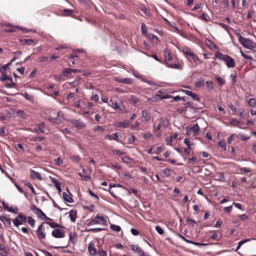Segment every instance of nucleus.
<instances>
[{
	"label": "nucleus",
	"instance_id": "obj_1",
	"mask_svg": "<svg viewBox=\"0 0 256 256\" xmlns=\"http://www.w3.org/2000/svg\"><path fill=\"white\" fill-rule=\"evenodd\" d=\"M215 56L220 60L224 62L228 68H234L236 66L234 60L228 55L217 52Z\"/></svg>",
	"mask_w": 256,
	"mask_h": 256
},
{
	"label": "nucleus",
	"instance_id": "obj_2",
	"mask_svg": "<svg viewBox=\"0 0 256 256\" xmlns=\"http://www.w3.org/2000/svg\"><path fill=\"white\" fill-rule=\"evenodd\" d=\"M237 36L238 42L244 47L250 50L256 48V43L255 42L242 36L240 34H238Z\"/></svg>",
	"mask_w": 256,
	"mask_h": 256
},
{
	"label": "nucleus",
	"instance_id": "obj_3",
	"mask_svg": "<svg viewBox=\"0 0 256 256\" xmlns=\"http://www.w3.org/2000/svg\"><path fill=\"white\" fill-rule=\"evenodd\" d=\"M48 229V226H45V222H42L38 227L36 231L38 238L40 240L44 239L46 237L45 229Z\"/></svg>",
	"mask_w": 256,
	"mask_h": 256
},
{
	"label": "nucleus",
	"instance_id": "obj_4",
	"mask_svg": "<svg viewBox=\"0 0 256 256\" xmlns=\"http://www.w3.org/2000/svg\"><path fill=\"white\" fill-rule=\"evenodd\" d=\"M92 172V170L91 168H88L87 170H86L84 168H82V174L81 172H79L78 174L79 176L82 178V180H90L91 176H90V174Z\"/></svg>",
	"mask_w": 256,
	"mask_h": 256
},
{
	"label": "nucleus",
	"instance_id": "obj_5",
	"mask_svg": "<svg viewBox=\"0 0 256 256\" xmlns=\"http://www.w3.org/2000/svg\"><path fill=\"white\" fill-rule=\"evenodd\" d=\"M26 221V218L22 214H20L13 220L14 225L18 227Z\"/></svg>",
	"mask_w": 256,
	"mask_h": 256
},
{
	"label": "nucleus",
	"instance_id": "obj_6",
	"mask_svg": "<svg viewBox=\"0 0 256 256\" xmlns=\"http://www.w3.org/2000/svg\"><path fill=\"white\" fill-rule=\"evenodd\" d=\"M182 52L184 54L190 56L196 64L200 61L198 58L188 48H184Z\"/></svg>",
	"mask_w": 256,
	"mask_h": 256
},
{
	"label": "nucleus",
	"instance_id": "obj_7",
	"mask_svg": "<svg viewBox=\"0 0 256 256\" xmlns=\"http://www.w3.org/2000/svg\"><path fill=\"white\" fill-rule=\"evenodd\" d=\"M168 124V120L166 118H162L161 119L160 122L158 124L156 128L154 127V131L156 132L157 130H160L162 127L166 128Z\"/></svg>",
	"mask_w": 256,
	"mask_h": 256
},
{
	"label": "nucleus",
	"instance_id": "obj_8",
	"mask_svg": "<svg viewBox=\"0 0 256 256\" xmlns=\"http://www.w3.org/2000/svg\"><path fill=\"white\" fill-rule=\"evenodd\" d=\"M52 236L56 238H60L65 236L64 232L60 229L55 228L52 232Z\"/></svg>",
	"mask_w": 256,
	"mask_h": 256
},
{
	"label": "nucleus",
	"instance_id": "obj_9",
	"mask_svg": "<svg viewBox=\"0 0 256 256\" xmlns=\"http://www.w3.org/2000/svg\"><path fill=\"white\" fill-rule=\"evenodd\" d=\"M30 210L37 215V216L42 218L44 216V214L43 212L39 208H37L34 204H32L30 206Z\"/></svg>",
	"mask_w": 256,
	"mask_h": 256
},
{
	"label": "nucleus",
	"instance_id": "obj_10",
	"mask_svg": "<svg viewBox=\"0 0 256 256\" xmlns=\"http://www.w3.org/2000/svg\"><path fill=\"white\" fill-rule=\"evenodd\" d=\"M130 248L134 252L138 253V256H146L145 252L142 249V248L138 246L132 244L130 245Z\"/></svg>",
	"mask_w": 256,
	"mask_h": 256
},
{
	"label": "nucleus",
	"instance_id": "obj_11",
	"mask_svg": "<svg viewBox=\"0 0 256 256\" xmlns=\"http://www.w3.org/2000/svg\"><path fill=\"white\" fill-rule=\"evenodd\" d=\"M88 250L91 256H96L97 254V250L94 243L91 242L89 243L88 246Z\"/></svg>",
	"mask_w": 256,
	"mask_h": 256
},
{
	"label": "nucleus",
	"instance_id": "obj_12",
	"mask_svg": "<svg viewBox=\"0 0 256 256\" xmlns=\"http://www.w3.org/2000/svg\"><path fill=\"white\" fill-rule=\"evenodd\" d=\"M70 122L78 129L82 128L86 126V124L84 122L78 120H70Z\"/></svg>",
	"mask_w": 256,
	"mask_h": 256
},
{
	"label": "nucleus",
	"instance_id": "obj_13",
	"mask_svg": "<svg viewBox=\"0 0 256 256\" xmlns=\"http://www.w3.org/2000/svg\"><path fill=\"white\" fill-rule=\"evenodd\" d=\"M156 94V96H158L160 100L172 97V96L165 94L164 91L163 90L158 91Z\"/></svg>",
	"mask_w": 256,
	"mask_h": 256
},
{
	"label": "nucleus",
	"instance_id": "obj_14",
	"mask_svg": "<svg viewBox=\"0 0 256 256\" xmlns=\"http://www.w3.org/2000/svg\"><path fill=\"white\" fill-rule=\"evenodd\" d=\"M199 129L200 128L198 124H195L190 128L189 130L187 131L186 134H193L194 136H195L198 134Z\"/></svg>",
	"mask_w": 256,
	"mask_h": 256
},
{
	"label": "nucleus",
	"instance_id": "obj_15",
	"mask_svg": "<svg viewBox=\"0 0 256 256\" xmlns=\"http://www.w3.org/2000/svg\"><path fill=\"white\" fill-rule=\"evenodd\" d=\"M30 176L32 179H37L40 180H42L40 173L32 170H30Z\"/></svg>",
	"mask_w": 256,
	"mask_h": 256
},
{
	"label": "nucleus",
	"instance_id": "obj_16",
	"mask_svg": "<svg viewBox=\"0 0 256 256\" xmlns=\"http://www.w3.org/2000/svg\"><path fill=\"white\" fill-rule=\"evenodd\" d=\"M20 42L24 44L34 46L36 44L34 40L32 39H24L20 40Z\"/></svg>",
	"mask_w": 256,
	"mask_h": 256
},
{
	"label": "nucleus",
	"instance_id": "obj_17",
	"mask_svg": "<svg viewBox=\"0 0 256 256\" xmlns=\"http://www.w3.org/2000/svg\"><path fill=\"white\" fill-rule=\"evenodd\" d=\"M95 218L97 219L99 221V222H102V224H104V225L107 224V222H108V218L104 217L103 216H100L99 214H97L95 216Z\"/></svg>",
	"mask_w": 256,
	"mask_h": 256
},
{
	"label": "nucleus",
	"instance_id": "obj_18",
	"mask_svg": "<svg viewBox=\"0 0 256 256\" xmlns=\"http://www.w3.org/2000/svg\"><path fill=\"white\" fill-rule=\"evenodd\" d=\"M166 65L168 67L172 68H176V69H178V70H182V66L178 64H171L168 62H166Z\"/></svg>",
	"mask_w": 256,
	"mask_h": 256
},
{
	"label": "nucleus",
	"instance_id": "obj_19",
	"mask_svg": "<svg viewBox=\"0 0 256 256\" xmlns=\"http://www.w3.org/2000/svg\"><path fill=\"white\" fill-rule=\"evenodd\" d=\"M16 29V26H14L10 25V24H8L6 26L4 31L6 32H14Z\"/></svg>",
	"mask_w": 256,
	"mask_h": 256
},
{
	"label": "nucleus",
	"instance_id": "obj_20",
	"mask_svg": "<svg viewBox=\"0 0 256 256\" xmlns=\"http://www.w3.org/2000/svg\"><path fill=\"white\" fill-rule=\"evenodd\" d=\"M69 216L72 222H75L76 218V211L71 210L69 212Z\"/></svg>",
	"mask_w": 256,
	"mask_h": 256
},
{
	"label": "nucleus",
	"instance_id": "obj_21",
	"mask_svg": "<svg viewBox=\"0 0 256 256\" xmlns=\"http://www.w3.org/2000/svg\"><path fill=\"white\" fill-rule=\"evenodd\" d=\"M116 81L119 82H121V83H123V84H130L132 82V80L130 78H118V79L116 80Z\"/></svg>",
	"mask_w": 256,
	"mask_h": 256
},
{
	"label": "nucleus",
	"instance_id": "obj_22",
	"mask_svg": "<svg viewBox=\"0 0 256 256\" xmlns=\"http://www.w3.org/2000/svg\"><path fill=\"white\" fill-rule=\"evenodd\" d=\"M47 224L50 226L52 228H64V226H60L58 224L55 222H45V224Z\"/></svg>",
	"mask_w": 256,
	"mask_h": 256
},
{
	"label": "nucleus",
	"instance_id": "obj_23",
	"mask_svg": "<svg viewBox=\"0 0 256 256\" xmlns=\"http://www.w3.org/2000/svg\"><path fill=\"white\" fill-rule=\"evenodd\" d=\"M0 220L6 225L10 226L11 224L10 219L6 217L5 216H0Z\"/></svg>",
	"mask_w": 256,
	"mask_h": 256
},
{
	"label": "nucleus",
	"instance_id": "obj_24",
	"mask_svg": "<svg viewBox=\"0 0 256 256\" xmlns=\"http://www.w3.org/2000/svg\"><path fill=\"white\" fill-rule=\"evenodd\" d=\"M62 198L66 202L72 203L73 202L72 198L69 196L66 192H63Z\"/></svg>",
	"mask_w": 256,
	"mask_h": 256
},
{
	"label": "nucleus",
	"instance_id": "obj_25",
	"mask_svg": "<svg viewBox=\"0 0 256 256\" xmlns=\"http://www.w3.org/2000/svg\"><path fill=\"white\" fill-rule=\"evenodd\" d=\"M108 105L114 110H120L118 104L116 102L110 100L108 102Z\"/></svg>",
	"mask_w": 256,
	"mask_h": 256
},
{
	"label": "nucleus",
	"instance_id": "obj_26",
	"mask_svg": "<svg viewBox=\"0 0 256 256\" xmlns=\"http://www.w3.org/2000/svg\"><path fill=\"white\" fill-rule=\"evenodd\" d=\"M142 117L145 118L146 122H148L150 120V114L147 111L142 110Z\"/></svg>",
	"mask_w": 256,
	"mask_h": 256
},
{
	"label": "nucleus",
	"instance_id": "obj_27",
	"mask_svg": "<svg viewBox=\"0 0 256 256\" xmlns=\"http://www.w3.org/2000/svg\"><path fill=\"white\" fill-rule=\"evenodd\" d=\"M218 148H220L221 151H225L226 150V144L224 141H220L218 142Z\"/></svg>",
	"mask_w": 256,
	"mask_h": 256
},
{
	"label": "nucleus",
	"instance_id": "obj_28",
	"mask_svg": "<svg viewBox=\"0 0 256 256\" xmlns=\"http://www.w3.org/2000/svg\"><path fill=\"white\" fill-rule=\"evenodd\" d=\"M206 44L209 46L210 49L214 50V48H216V45L211 40L207 39L206 40Z\"/></svg>",
	"mask_w": 256,
	"mask_h": 256
},
{
	"label": "nucleus",
	"instance_id": "obj_29",
	"mask_svg": "<svg viewBox=\"0 0 256 256\" xmlns=\"http://www.w3.org/2000/svg\"><path fill=\"white\" fill-rule=\"evenodd\" d=\"M129 100L132 103L135 104H136L140 101L139 99L136 96L134 95H130L129 98Z\"/></svg>",
	"mask_w": 256,
	"mask_h": 256
},
{
	"label": "nucleus",
	"instance_id": "obj_30",
	"mask_svg": "<svg viewBox=\"0 0 256 256\" xmlns=\"http://www.w3.org/2000/svg\"><path fill=\"white\" fill-rule=\"evenodd\" d=\"M0 250L5 254H8L9 252L10 249L6 247L4 244H0Z\"/></svg>",
	"mask_w": 256,
	"mask_h": 256
},
{
	"label": "nucleus",
	"instance_id": "obj_31",
	"mask_svg": "<svg viewBox=\"0 0 256 256\" xmlns=\"http://www.w3.org/2000/svg\"><path fill=\"white\" fill-rule=\"evenodd\" d=\"M110 228L112 230L116 232H119L121 230V228L119 226L114 224H111L110 225Z\"/></svg>",
	"mask_w": 256,
	"mask_h": 256
},
{
	"label": "nucleus",
	"instance_id": "obj_32",
	"mask_svg": "<svg viewBox=\"0 0 256 256\" xmlns=\"http://www.w3.org/2000/svg\"><path fill=\"white\" fill-rule=\"evenodd\" d=\"M72 72V68H66L63 70V74L65 76H68L70 75Z\"/></svg>",
	"mask_w": 256,
	"mask_h": 256
},
{
	"label": "nucleus",
	"instance_id": "obj_33",
	"mask_svg": "<svg viewBox=\"0 0 256 256\" xmlns=\"http://www.w3.org/2000/svg\"><path fill=\"white\" fill-rule=\"evenodd\" d=\"M206 86L208 90L210 92L214 88V84L212 81H207L206 82Z\"/></svg>",
	"mask_w": 256,
	"mask_h": 256
},
{
	"label": "nucleus",
	"instance_id": "obj_34",
	"mask_svg": "<svg viewBox=\"0 0 256 256\" xmlns=\"http://www.w3.org/2000/svg\"><path fill=\"white\" fill-rule=\"evenodd\" d=\"M148 36L150 40L156 41V42L159 41L158 36L152 34H148Z\"/></svg>",
	"mask_w": 256,
	"mask_h": 256
},
{
	"label": "nucleus",
	"instance_id": "obj_35",
	"mask_svg": "<svg viewBox=\"0 0 256 256\" xmlns=\"http://www.w3.org/2000/svg\"><path fill=\"white\" fill-rule=\"evenodd\" d=\"M112 152L113 154H114L116 156H118L125 154V153L124 152H123L122 150H112Z\"/></svg>",
	"mask_w": 256,
	"mask_h": 256
},
{
	"label": "nucleus",
	"instance_id": "obj_36",
	"mask_svg": "<svg viewBox=\"0 0 256 256\" xmlns=\"http://www.w3.org/2000/svg\"><path fill=\"white\" fill-rule=\"evenodd\" d=\"M2 204L3 205V206L5 210L8 211L9 212H11L12 211H13V208L12 207H10L8 205L4 202V201L2 202Z\"/></svg>",
	"mask_w": 256,
	"mask_h": 256
},
{
	"label": "nucleus",
	"instance_id": "obj_37",
	"mask_svg": "<svg viewBox=\"0 0 256 256\" xmlns=\"http://www.w3.org/2000/svg\"><path fill=\"white\" fill-rule=\"evenodd\" d=\"M24 97L28 100L30 102H34V97L28 94L27 92H24Z\"/></svg>",
	"mask_w": 256,
	"mask_h": 256
},
{
	"label": "nucleus",
	"instance_id": "obj_38",
	"mask_svg": "<svg viewBox=\"0 0 256 256\" xmlns=\"http://www.w3.org/2000/svg\"><path fill=\"white\" fill-rule=\"evenodd\" d=\"M164 57L167 62L170 61L172 59V56L170 53L169 52H167L166 50L164 51Z\"/></svg>",
	"mask_w": 256,
	"mask_h": 256
},
{
	"label": "nucleus",
	"instance_id": "obj_39",
	"mask_svg": "<svg viewBox=\"0 0 256 256\" xmlns=\"http://www.w3.org/2000/svg\"><path fill=\"white\" fill-rule=\"evenodd\" d=\"M129 125H130V123L128 122L125 120L124 122H120L118 124V126L126 128H128Z\"/></svg>",
	"mask_w": 256,
	"mask_h": 256
},
{
	"label": "nucleus",
	"instance_id": "obj_40",
	"mask_svg": "<svg viewBox=\"0 0 256 256\" xmlns=\"http://www.w3.org/2000/svg\"><path fill=\"white\" fill-rule=\"evenodd\" d=\"M97 254L99 256H107V252L102 248H100L98 250Z\"/></svg>",
	"mask_w": 256,
	"mask_h": 256
},
{
	"label": "nucleus",
	"instance_id": "obj_41",
	"mask_svg": "<svg viewBox=\"0 0 256 256\" xmlns=\"http://www.w3.org/2000/svg\"><path fill=\"white\" fill-rule=\"evenodd\" d=\"M162 172L164 177H168L170 175L171 170L170 169L166 168L163 170Z\"/></svg>",
	"mask_w": 256,
	"mask_h": 256
},
{
	"label": "nucleus",
	"instance_id": "obj_42",
	"mask_svg": "<svg viewBox=\"0 0 256 256\" xmlns=\"http://www.w3.org/2000/svg\"><path fill=\"white\" fill-rule=\"evenodd\" d=\"M54 162L55 164L58 166H60L63 163L62 160L61 158H55L54 160Z\"/></svg>",
	"mask_w": 256,
	"mask_h": 256
},
{
	"label": "nucleus",
	"instance_id": "obj_43",
	"mask_svg": "<svg viewBox=\"0 0 256 256\" xmlns=\"http://www.w3.org/2000/svg\"><path fill=\"white\" fill-rule=\"evenodd\" d=\"M14 58L11 60V62H13L14 61L16 58H18V57H20L22 54V52L20 51H17L14 53Z\"/></svg>",
	"mask_w": 256,
	"mask_h": 256
},
{
	"label": "nucleus",
	"instance_id": "obj_44",
	"mask_svg": "<svg viewBox=\"0 0 256 256\" xmlns=\"http://www.w3.org/2000/svg\"><path fill=\"white\" fill-rule=\"evenodd\" d=\"M64 14H63L64 16H70L71 14L73 13L74 11L72 10L69 9H64L63 10Z\"/></svg>",
	"mask_w": 256,
	"mask_h": 256
},
{
	"label": "nucleus",
	"instance_id": "obj_45",
	"mask_svg": "<svg viewBox=\"0 0 256 256\" xmlns=\"http://www.w3.org/2000/svg\"><path fill=\"white\" fill-rule=\"evenodd\" d=\"M27 218L28 220V224L32 226V227L34 228L35 226L34 220L30 216H28Z\"/></svg>",
	"mask_w": 256,
	"mask_h": 256
},
{
	"label": "nucleus",
	"instance_id": "obj_46",
	"mask_svg": "<svg viewBox=\"0 0 256 256\" xmlns=\"http://www.w3.org/2000/svg\"><path fill=\"white\" fill-rule=\"evenodd\" d=\"M38 130H40V132L41 133H44L45 132L44 130V124L43 122H41L38 124Z\"/></svg>",
	"mask_w": 256,
	"mask_h": 256
},
{
	"label": "nucleus",
	"instance_id": "obj_47",
	"mask_svg": "<svg viewBox=\"0 0 256 256\" xmlns=\"http://www.w3.org/2000/svg\"><path fill=\"white\" fill-rule=\"evenodd\" d=\"M84 102H82H82L79 100L75 102L74 106L78 108H84Z\"/></svg>",
	"mask_w": 256,
	"mask_h": 256
},
{
	"label": "nucleus",
	"instance_id": "obj_48",
	"mask_svg": "<svg viewBox=\"0 0 256 256\" xmlns=\"http://www.w3.org/2000/svg\"><path fill=\"white\" fill-rule=\"evenodd\" d=\"M90 100H92L97 102L99 100V96L97 94H94V92H92V95L90 97Z\"/></svg>",
	"mask_w": 256,
	"mask_h": 256
},
{
	"label": "nucleus",
	"instance_id": "obj_49",
	"mask_svg": "<svg viewBox=\"0 0 256 256\" xmlns=\"http://www.w3.org/2000/svg\"><path fill=\"white\" fill-rule=\"evenodd\" d=\"M6 80L12 81V78L8 76L4 73H3L2 76L0 78V80L6 81Z\"/></svg>",
	"mask_w": 256,
	"mask_h": 256
},
{
	"label": "nucleus",
	"instance_id": "obj_50",
	"mask_svg": "<svg viewBox=\"0 0 256 256\" xmlns=\"http://www.w3.org/2000/svg\"><path fill=\"white\" fill-rule=\"evenodd\" d=\"M240 54L244 58L249 60H252V58L250 56H248L247 54L243 52L242 50H240Z\"/></svg>",
	"mask_w": 256,
	"mask_h": 256
},
{
	"label": "nucleus",
	"instance_id": "obj_51",
	"mask_svg": "<svg viewBox=\"0 0 256 256\" xmlns=\"http://www.w3.org/2000/svg\"><path fill=\"white\" fill-rule=\"evenodd\" d=\"M216 80L220 86H222L224 84V82L223 81L222 79L221 78L220 76H216Z\"/></svg>",
	"mask_w": 256,
	"mask_h": 256
},
{
	"label": "nucleus",
	"instance_id": "obj_52",
	"mask_svg": "<svg viewBox=\"0 0 256 256\" xmlns=\"http://www.w3.org/2000/svg\"><path fill=\"white\" fill-rule=\"evenodd\" d=\"M230 124L234 126H238L239 124H240V122L239 120H238L236 119H232L230 122Z\"/></svg>",
	"mask_w": 256,
	"mask_h": 256
},
{
	"label": "nucleus",
	"instance_id": "obj_53",
	"mask_svg": "<svg viewBox=\"0 0 256 256\" xmlns=\"http://www.w3.org/2000/svg\"><path fill=\"white\" fill-rule=\"evenodd\" d=\"M248 104L251 107H254L256 105V100L254 98H250L248 100Z\"/></svg>",
	"mask_w": 256,
	"mask_h": 256
},
{
	"label": "nucleus",
	"instance_id": "obj_54",
	"mask_svg": "<svg viewBox=\"0 0 256 256\" xmlns=\"http://www.w3.org/2000/svg\"><path fill=\"white\" fill-rule=\"evenodd\" d=\"M141 30L142 34H145L147 32V28L146 25L144 23H142L141 24Z\"/></svg>",
	"mask_w": 256,
	"mask_h": 256
},
{
	"label": "nucleus",
	"instance_id": "obj_55",
	"mask_svg": "<svg viewBox=\"0 0 256 256\" xmlns=\"http://www.w3.org/2000/svg\"><path fill=\"white\" fill-rule=\"evenodd\" d=\"M156 231L160 234H164V230L160 226H156Z\"/></svg>",
	"mask_w": 256,
	"mask_h": 256
},
{
	"label": "nucleus",
	"instance_id": "obj_56",
	"mask_svg": "<svg viewBox=\"0 0 256 256\" xmlns=\"http://www.w3.org/2000/svg\"><path fill=\"white\" fill-rule=\"evenodd\" d=\"M236 136V134H232L230 136H229L228 138V143L230 144L232 141H234V138H235Z\"/></svg>",
	"mask_w": 256,
	"mask_h": 256
},
{
	"label": "nucleus",
	"instance_id": "obj_57",
	"mask_svg": "<svg viewBox=\"0 0 256 256\" xmlns=\"http://www.w3.org/2000/svg\"><path fill=\"white\" fill-rule=\"evenodd\" d=\"M10 83H6V87L8 88H16V84L14 82L12 81Z\"/></svg>",
	"mask_w": 256,
	"mask_h": 256
},
{
	"label": "nucleus",
	"instance_id": "obj_58",
	"mask_svg": "<svg viewBox=\"0 0 256 256\" xmlns=\"http://www.w3.org/2000/svg\"><path fill=\"white\" fill-rule=\"evenodd\" d=\"M104 130V128H102L101 126H96L94 128V130L95 132H102Z\"/></svg>",
	"mask_w": 256,
	"mask_h": 256
},
{
	"label": "nucleus",
	"instance_id": "obj_59",
	"mask_svg": "<svg viewBox=\"0 0 256 256\" xmlns=\"http://www.w3.org/2000/svg\"><path fill=\"white\" fill-rule=\"evenodd\" d=\"M140 124L139 122H136L134 124L131 125L130 127L132 130H134L140 126Z\"/></svg>",
	"mask_w": 256,
	"mask_h": 256
},
{
	"label": "nucleus",
	"instance_id": "obj_60",
	"mask_svg": "<svg viewBox=\"0 0 256 256\" xmlns=\"http://www.w3.org/2000/svg\"><path fill=\"white\" fill-rule=\"evenodd\" d=\"M26 186H28L31 190L32 192L34 194H36L35 190L32 186V184L30 182H27L26 184Z\"/></svg>",
	"mask_w": 256,
	"mask_h": 256
},
{
	"label": "nucleus",
	"instance_id": "obj_61",
	"mask_svg": "<svg viewBox=\"0 0 256 256\" xmlns=\"http://www.w3.org/2000/svg\"><path fill=\"white\" fill-rule=\"evenodd\" d=\"M136 140V138L134 136H131L128 139V142L130 144H133Z\"/></svg>",
	"mask_w": 256,
	"mask_h": 256
},
{
	"label": "nucleus",
	"instance_id": "obj_62",
	"mask_svg": "<svg viewBox=\"0 0 256 256\" xmlns=\"http://www.w3.org/2000/svg\"><path fill=\"white\" fill-rule=\"evenodd\" d=\"M48 56H42L39 57L38 62H44L48 60Z\"/></svg>",
	"mask_w": 256,
	"mask_h": 256
},
{
	"label": "nucleus",
	"instance_id": "obj_63",
	"mask_svg": "<svg viewBox=\"0 0 256 256\" xmlns=\"http://www.w3.org/2000/svg\"><path fill=\"white\" fill-rule=\"evenodd\" d=\"M148 100H150L153 102H156L160 100V99L158 98V96H156V94H155V95L154 96H152V98H148Z\"/></svg>",
	"mask_w": 256,
	"mask_h": 256
},
{
	"label": "nucleus",
	"instance_id": "obj_64",
	"mask_svg": "<svg viewBox=\"0 0 256 256\" xmlns=\"http://www.w3.org/2000/svg\"><path fill=\"white\" fill-rule=\"evenodd\" d=\"M130 232L134 236H138L140 234L139 232L137 230L134 228H131Z\"/></svg>",
	"mask_w": 256,
	"mask_h": 256
}]
</instances>
